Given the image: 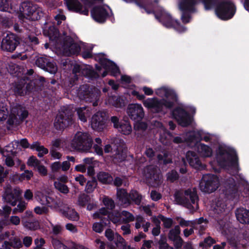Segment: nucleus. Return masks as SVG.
<instances>
[{"instance_id": "f257e3e1", "label": "nucleus", "mask_w": 249, "mask_h": 249, "mask_svg": "<svg viewBox=\"0 0 249 249\" xmlns=\"http://www.w3.org/2000/svg\"><path fill=\"white\" fill-rule=\"evenodd\" d=\"M155 94L161 99L157 97L148 98L142 101L144 107L148 110L154 113L163 111L164 108L172 107L177 101V95L172 89L168 87H162L155 90Z\"/></svg>"}, {"instance_id": "f03ea898", "label": "nucleus", "mask_w": 249, "mask_h": 249, "mask_svg": "<svg viewBox=\"0 0 249 249\" xmlns=\"http://www.w3.org/2000/svg\"><path fill=\"white\" fill-rule=\"evenodd\" d=\"M216 158L219 165L227 170L230 174L233 175L238 171V159L233 149L226 146L219 147Z\"/></svg>"}, {"instance_id": "7ed1b4c3", "label": "nucleus", "mask_w": 249, "mask_h": 249, "mask_svg": "<svg viewBox=\"0 0 249 249\" xmlns=\"http://www.w3.org/2000/svg\"><path fill=\"white\" fill-rule=\"evenodd\" d=\"M28 115V112L21 106L17 105L11 109L9 113L7 107L3 105L0 106V121H6L9 126L13 125L18 120H23Z\"/></svg>"}, {"instance_id": "20e7f679", "label": "nucleus", "mask_w": 249, "mask_h": 249, "mask_svg": "<svg viewBox=\"0 0 249 249\" xmlns=\"http://www.w3.org/2000/svg\"><path fill=\"white\" fill-rule=\"evenodd\" d=\"M87 45L81 42L74 41L71 37L67 36L63 42L60 44H57L56 48L60 53L65 55L78 54L81 49H85Z\"/></svg>"}, {"instance_id": "39448f33", "label": "nucleus", "mask_w": 249, "mask_h": 249, "mask_svg": "<svg viewBox=\"0 0 249 249\" xmlns=\"http://www.w3.org/2000/svg\"><path fill=\"white\" fill-rule=\"evenodd\" d=\"M92 139L88 133L77 132L73 136L71 146L73 149L81 151H88L91 147Z\"/></svg>"}, {"instance_id": "423d86ee", "label": "nucleus", "mask_w": 249, "mask_h": 249, "mask_svg": "<svg viewBox=\"0 0 249 249\" xmlns=\"http://www.w3.org/2000/svg\"><path fill=\"white\" fill-rule=\"evenodd\" d=\"M19 18H25L32 20L39 19L43 15L42 9L37 5L23 2L19 8Z\"/></svg>"}, {"instance_id": "0eeeda50", "label": "nucleus", "mask_w": 249, "mask_h": 249, "mask_svg": "<svg viewBox=\"0 0 249 249\" xmlns=\"http://www.w3.org/2000/svg\"><path fill=\"white\" fill-rule=\"evenodd\" d=\"M176 200L177 202L189 209L197 208L198 197L195 188L187 190L184 194L180 197L176 196Z\"/></svg>"}, {"instance_id": "6e6552de", "label": "nucleus", "mask_w": 249, "mask_h": 249, "mask_svg": "<svg viewBox=\"0 0 249 249\" xmlns=\"http://www.w3.org/2000/svg\"><path fill=\"white\" fill-rule=\"evenodd\" d=\"M219 186V180L217 176L206 174L203 176L199 184L200 190L205 193H211L215 191Z\"/></svg>"}, {"instance_id": "1a4fd4ad", "label": "nucleus", "mask_w": 249, "mask_h": 249, "mask_svg": "<svg viewBox=\"0 0 249 249\" xmlns=\"http://www.w3.org/2000/svg\"><path fill=\"white\" fill-rule=\"evenodd\" d=\"M215 13L221 19H229L231 18L235 13L234 5L230 1L223 2L215 10Z\"/></svg>"}, {"instance_id": "9d476101", "label": "nucleus", "mask_w": 249, "mask_h": 249, "mask_svg": "<svg viewBox=\"0 0 249 249\" xmlns=\"http://www.w3.org/2000/svg\"><path fill=\"white\" fill-rule=\"evenodd\" d=\"M156 17L166 27H174L180 33L186 31L185 27L180 25L177 21H173L170 15L164 10H161L160 16L156 15Z\"/></svg>"}, {"instance_id": "9b49d317", "label": "nucleus", "mask_w": 249, "mask_h": 249, "mask_svg": "<svg viewBox=\"0 0 249 249\" xmlns=\"http://www.w3.org/2000/svg\"><path fill=\"white\" fill-rule=\"evenodd\" d=\"M36 201L42 205L47 206L52 208H57L59 205V200L54 197L48 196L41 191H37L35 194Z\"/></svg>"}, {"instance_id": "f8f14e48", "label": "nucleus", "mask_w": 249, "mask_h": 249, "mask_svg": "<svg viewBox=\"0 0 249 249\" xmlns=\"http://www.w3.org/2000/svg\"><path fill=\"white\" fill-rule=\"evenodd\" d=\"M107 215V217L114 224H120L122 223V217L121 216V213H114L112 214H108V211L105 208H102L98 212L93 214V218L94 219H101L105 225L107 223L104 222L103 216Z\"/></svg>"}, {"instance_id": "ddd939ff", "label": "nucleus", "mask_w": 249, "mask_h": 249, "mask_svg": "<svg viewBox=\"0 0 249 249\" xmlns=\"http://www.w3.org/2000/svg\"><path fill=\"white\" fill-rule=\"evenodd\" d=\"M22 193V190L18 187L13 189L8 187L5 191L3 198L7 203L11 204L12 206H15L18 200Z\"/></svg>"}, {"instance_id": "4468645a", "label": "nucleus", "mask_w": 249, "mask_h": 249, "mask_svg": "<svg viewBox=\"0 0 249 249\" xmlns=\"http://www.w3.org/2000/svg\"><path fill=\"white\" fill-rule=\"evenodd\" d=\"M111 12L108 6L103 5L94 8L91 11V15L94 20L102 23L106 20V18Z\"/></svg>"}, {"instance_id": "2eb2a0df", "label": "nucleus", "mask_w": 249, "mask_h": 249, "mask_svg": "<svg viewBox=\"0 0 249 249\" xmlns=\"http://www.w3.org/2000/svg\"><path fill=\"white\" fill-rule=\"evenodd\" d=\"M126 112L131 119L139 121L144 116V112L142 105L139 104H129Z\"/></svg>"}, {"instance_id": "dca6fc26", "label": "nucleus", "mask_w": 249, "mask_h": 249, "mask_svg": "<svg viewBox=\"0 0 249 249\" xmlns=\"http://www.w3.org/2000/svg\"><path fill=\"white\" fill-rule=\"evenodd\" d=\"M102 53H99L96 57V59L99 57V61L101 64L103 68L106 70V71L104 72L102 74L103 77H105L107 75V71H110L111 74L113 76H116L119 73V70L118 67L112 61L105 59L100 58L102 57Z\"/></svg>"}, {"instance_id": "f3484780", "label": "nucleus", "mask_w": 249, "mask_h": 249, "mask_svg": "<svg viewBox=\"0 0 249 249\" xmlns=\"http://www.w3.org/2000/svg\"><path fill=\"white\" fill-rule=\"evenodd\" d=\"M172 115L178 124L182 126H186L191 123V118L186 111L182 108L178 107L175 109Z\"/></svg>"}, {"instance_id": "a211bd4d", "label": "nucleus", "mask_w": 249, "mask_h": 249, "mask_svg": "<svg viewBox=\"0 0 249 249\" xmlns=\"http://www.w3.org/2000/svg\"><path fill=\"white\" fill-rule=\"evenodd\" d=\"M18 41L13 34H8L2 39L1 44V47L3 50L8 52L14 51L17 45Z\"/></svg>"}, {"instance_id": "6ab92c4d", "label": "nucleus", "mask_w": 249, "mask_h": 249, "mask_svg": "<svg viewBox=\"0 0 249 249\" xmlns=\"http://www.w3.org/2000/svg\"><path fill=\"white\" fill-rule=\"evenodd\" d=\"M78 95L81 99L86 100L87 102H92L93 106L97 105V101L91 100L94 98L96 100L98 97V93H91L89 90V87L87 85L80 87L78 92Z\"/></svg>"}, {"instance_id": "aec40b11", "label": "nucleus", "mask_w": 249, "mask_h": 249, "mask_svg": "<svg viewBox=\"0 0 249 249\" xmlns=\"http://www.w3.org/2000/svg\"><path fill=\"white\" fill-rule=\"evenodd\" d=\"M196 3V0H182L179 4L180 9L183 12L181 19L183 22L188 23L190 21V17L185 13L186 11L191 12Z\"/></svg>"}, {"instance_id": "412c9836", "label": "nucleus", "mask_w": 249, "mask_h": 249, "mask_svg": "<svg viewBox=\"0 0 249 249\" xmlns=\"http://www.w3.org/2000/svg\"><path fill=\"white\" fill-rule=\"evenodd\" d=\"M65 3L69 10L83 15H88V9L85 6H83L78 0H65Z\"/></svg>"}, {"instance_id": "4be33fe9", "label": "nucleus", "mask_w": 249, "mask_h": 249, "mask_svg": "<svg viewBox=\"0 0 249 249\" xmlns=\"http://www.w3.org/2000/svg\"><path fill=\"white\" fill-rule=\"evenodd\" d=\"M111 120L113 123L114 127L117 128L123 134L128 135L131 132V126L128 122L124 121L119 123L118 118L116 116L112 117Z\"/></svg>"}, {"instance_id": "5701e85b", "label": "nucleus", "mask_w": 249, "mask_h": 249, "mask_svg": "<svg viewBox=\"0 0 249 249\" xmlns=\"http://www.w3.org/2000/svg\"><path fill=\"white\" fill-rule=\"evenodd\" d=\"M90 125L94 130L101 131L105 127V118L102 114L97 112L92 117Z\"/></svg>"}, {"instance_id": "b1692460", "label": "nucleus", "mask_w": 249, "mask_h": 249, "mask_svg": "<svg viewBox=\"0 0 249 249\" xmlns=\"http://www.w3.org/2000/svg\"><path fill=\"white\" fill-rule=\"evenodd\" d=\"M154 125L157 128H159V131L160 133V142L163 144H168V141L171 139L172 136L171 134L166 131L161 123L155 122Z\"/></svg>"}, {"instance_id": "393cba45", "label": "nucleus", "mask_w": 249, "mask_h": 249, "mask_svg": "<svg viewBox=\"0 0 249 249\" xmlns=\"http://www.w3.org/2000/svg\"><path fill=\"white\" fill-rule=\"evenodd\" d=\"M186 159L190 165L195 168H199L201 163L197 155L194 152L188 151L186 153Z\"/></svg>"}, {"instance_id": "a878e982", "label": "nucleus", "mask_w": 249, "mask_h": 249, "mask_svg": "<svg viewBox=\"0 0 249 249\" xmlns=\"http://www.w3.org/2000/svg\"><path fill=\"white\" fill-rule=\"evenodd\" d=\"M193 139V144L196 143L200 140H203L205 142H209L212 140L213 136L208 133H204L202 131L192 132Z\"/></svg>"}, {"instance_id": "bb28decb", "label": "nucleus", "mask_w": 249, "mask_h": 249, "mask_svg": "<svg viewBox=\"0 0 249 249\" xmlns=\"http://www.w3.org/2000/svg\"><path fill=\"white\" fill-rule=\"evenodd\" d=\"M236 218L242 224L249 223V211L243 208L237 209L235 212Z\"/></svg>"}, {"instance_id": "cd10ccee", "label": "nucleus", "mask_w": 249, "mask_h": 249, "mask_svg": "<svg viewBox=\"0 0 249 249\" xmlns=\"http://www.w3.org/2000/svg\"><path fill=\"white\" fill-rule=\"evenodd\" d=\"M177 220L179 225L182 227L191 226L193 228L198 229L201 228L202 227H203V226L200 225L204 220L202 218H200L199 219H196L195 221H186L182 218H178Z\"/></svg>"}, {"instance_id": "c85d7f7f", "label": "nucleus", "mask_w": 249, "mask_h": 249, "mask_svg": "<svg viewBox=\"0 0 249 249\" xmlns=\"http://www.w3.org/2000/svg\"><path fill=\"white\" fill-rule=\"evenodd\" d=\"M44 34L49 37L51 41H56L57 42L59 40L58 32L53 26L48 27H45L44 29Z\"/></svg>"}, {"instance_id": "c756f323", "label": "nucleus", "mask_w": 249, "mask_h": 249, "mask_svg": "<svg viewBox=\"0 0 249 249\" xmlns=\"http://www.w3.org/2000/svg\"><path fill=\"white\" fill-rule=\"evenodd\" d=\"M105 236L107 239L110 241H113V245H119V243H123L124 242V238H123L117 233H114L111 229H107L105 231ZM112 244V243H111Z\"/></svg>"}, {"instance_id": "7c9ffc66", "label": "nucleus", "mask_w": 249, "mask_h": 249, "mask_svg": "<svg viewBox=\"0 0 249 249\" xmlns=\"http://www.w3.org/2000/svg\"><path fill=\"white\" fill-rule=\"evenodd\" d=\"M197 150L199 155L204 158L210 157L213 153V148L202 143L197 144Z\"/></svg>"}, {"instance_id": "2f4dec72", "label": "nucleus", "mask_w": 249, "mask_h": 249, "mask_svg": "<svg viewBox=\"0 0 249 249\" xmlns=\"http://www.w3.org/2000/svg\"><path fill=\"white\" fill-rule=\"evenodd\" d=\"M18 141H13L4 148L2 152H5V154L14 156L15 153L21 150L20 148L18 147Z\"/></svg>"}, {"instance_id": "473e14b6", "label": "nucleus", "mask_w": 249, "mask_h": 249, "mask_svg": "<svg viewBox=\"0 0 249 249\" xmlns=\"http://www.w3.org/2000/svg\"><path fill=\"white\" fill-rule=\"evenodd\" d=\"M69 124V122L64 118L62 114H58L56 116L54 125L57 129H62L67 126Z\"/></svg>"}, {"instance_id": "72a5a7b5", "label": "nucleus", "mask_w": 249, "mask_h": 249, "mask_svg": "<svg viewBox=\"0 0 249 249\" xmlns=\"http://www.w3.org/2000/svg\"><path fill=\"white\" fill-rule=\"evenodd\" d=\"M3 157H5L4 160L5 164L8 167H13L15 165L18 167L21 163V161L18 159H14V155L11 156L9 154H5V152H2Z\"/></svg>"}, {"instance_id": "f704fd0d", "label": "nucleus", "mask_w": 249, "mask_h": 249, "mask_svg": "<svg viewBox=\"0 0 249 249\" xmlns=\"http://www.w3.org/2000/svg\"><path fill=\"white\" fill-rule=\"evenodd\" d=\"M30 148L33 150H36L38 152V156L39 157H42L48 153V150L43 145H40L37 142H34L31 144Z\"/></svg>"}, {"instance_id": "c9c22d12", "label": "nucleus", "mask_w": 249, "mask_h": 249, "mask_svg": "<svg viewBox=\"0 0 249 249\" xmlns=\"http://www.w3.org/2000/svg\"><path fill=\"white\" fill-rule=\"evenodd\" d=\"M13 3V0H0V10L11 12Z\"/></svg>"}, {"instance_id": "e433bc0d", "label": "nucleus", "mask_w": 249, "mask_h": 249, "mask_svg": "<svg viewBox=\"0 0 249 249\" xmlns=\"http://www.w3.org/2000/svg\"><path fill=\"white\" fill-rule=\"evenodd\" d=\"M79 120L82 122H86L87 118L89 115V111L87 107H80L77 109Z\"/></svg>"}, {"instance_id": "4c0bfd02", "label": "nucleus", "mask_w": 249, "mask_h": 249, "mask_svg": "<svg viewBox=\"0 0 249 249\" xmlns=\"http://www.w3.org/2000/svg\"><path fill=\"white\" fill-rule=\"evenodd\" d=\"M109 104L112 105L116 108H120L124 106L125 102L120 97H112L109 99L108 101Z\"/></svg>"}, {"instance_id": "58836bf2", "label": "nucleus", "mask_w": 249, "mask_h": 249, "mask_svg": "<svg viewBox=\"0 0 249 249\" xmlns=\"http://www.w3.org/2000/svg\"><path fill=\"white\" fill-rule=\"evenodd\" d=\"M117 196L118 199L122 203L124 204L129 203V196L124 189H118Z\"/></svg>"}, {"instance_id": "ea45409f", "label": "nucleus", "mask_w": 249, "mask_h": 249, "mask_svg": "<svg viewBox=\"0 0 249 249\" xmlns=\"http://www.w3.org/2000/svg\"><path fill=\"white\" fill-rule=\"evenodd\" d=\"M63 214L69 219L73 221H77L79 218L78 213L71 208H68L63 212Z\"/></svg>"}, {"instance_id": "a19ab883", "label": "nucleus", "mask_w": 249, "mask_h": 249, "mask_svg": "<svg viewBox=\"0 0 249 249\" xmlns=\"http://www.w3.org/2000/svg\"><path fill=\"white\" fill-rule=\"evenodd\" d=\"M180 233V228L178 226H176L173 229L170 231L169 237L171 240H178L180 245L181 238L179 235Z\"/></svg>"}, {"instance_id": "79ce46f5", "label": "nucleus", "mask_w": 249, "mask_h": 249, "mask_svg": "<svg viewBox=\"0 0 249 249\" xmlns=\"http://www.w3.org/2000/svg\"><path fill=\"white\" fill-rule=\"evenodd\" d=\"M98 180L103 183H109L112 181V178L107 173L100 172L98 175Z\"/></svg>"}, {"instance_id": "37998d69", "label": "nucleus", "mask_w": 249, "mask_h": 249, "mask_svg": "<svg viewBox=\"0 0 249 249\" xmlns=\"http://www.w3.org/2000/svg\"><path fill=\"white\" fill-rule=\"evenodd\" d=\"M121 216L122 217V223H129L135 219V217L132 214L125 211L121 212Z\"/></svg>"}, {"instance_id": "c03bdc74", "label": "nucleus", "mask_w": 249, "mask_h": 249, "mask_svg": "<svg viewBox=\"0 0 249 249\" xmlns=\"http://www.w3.org/2000/svg\"><path fill=\"white\" fill-rule=\"evenodd\" d=\"M54 186L57 190L62 193L67 194L69 191L67 186L60 181H54Z\"/></svg>"}, {"instance_id": "a18cd8bd", "label": "nucleus", "mask_w": 249, "mask_h": 249, "mask_svg": "<svg viewBox=\"0 0 249 249\" xmlns=\"http://www.w3.org/2000/svg\"><path fill=\"white\" fill-rule=\"evenodd\" d=\"M187 135H189V137L187 139H185L184 138V137H176L174 139L173 141L174 142L176 143H179L184 141H187L188 142H190V143L189 144V145L190 146H193V139L192 136V132L187 134Z\"/></svg>"}, {"instance_id": "49530a36", "label": "nucleus", "mask_w": 249, "mask_h": 249, "mask_svg": "<svg viewBox=\"0 0 249 249\" xmlns=\"http://www.w3.org/2000/svg\"><path fill=\"white\" fill-rule=\"evenodd\" d=\"M102 201L105 206L108 210H112L115 207L114 201L106 196H104L103 197Z\"/></svg>"}, {"instance_id": "de8ad7c7", "label": "nucleus", "mask_w": 249, "mask_h": 249, "mask_svg": "<svg viewBox=\"0 0 249 249\" xmlns=\"http://www.w3.org/2000/svg\"><path fill=\"white\" fill-rule=\"evenodd\" d=\"M129 197L137 205H139L141 203L142 199V196L139 195L138 192L136 191H131Z\"/></svg>"}, {"instance_id": "09e8293b", "label": "nucleus", "mask_w": 249, "mask_h": 249, "mask_svg": "<svg viewBox=\"0 0 249 249\" xmlns=\"http://www.w3.org/2000/svg\"><path fill=\"white\" fill-rule=\"evenodd\" d=\"M81 68L78 65H76L74 66L73 69V74L74 75V78L75 79L78 80L79 79V76L84 75L86 76H88V75L86 74V72L84 70H83V71H81Z\"/></svg>"}, {"instance_id": "8fccbe9b", "label": "nucleus", "mask_w": 249, "mask_h": 249, "mask_svg": "<svg viewBox=\"0 0 249 249\" xmlns=\"http://www.w3.org/2000/svg\"><path fill=\"white\" fill-rule=\"evenodd\" d=\"M44 70L51 73L54 74L56 72L57 68L55 64L53 62L48 61Z\"/></svg>"}, {"instance_id": "3c124183", "label": "nucleus", "mask_w": 249, "mask_h": 249, "mask_svg": "<svg viewBox=\"0 0 249 249\" xmlns=\"http://www.w3.org/2000/svg\"><path fill=\"white\" fill-rule=\"evenodd\" d=\"M118 246H116V245H113L111 243H109L107 245V247L110 249H116L117 248H122V249H130L131 247L130 246H127L125 244V242L124 239V242L123 243H119Z\"/></svg>"}, {"instance_id": "603ef678", "label": "nucleus", "mask_w": 249, "mask_h": 249, "mask_svg": "<svg viewBox=\"0 0 249 249\" xmlns=\"http://www.w3.org/2000/svg\"><path fill=\"white\" fill-rule=\"evenodd\" d=\"M33 176V173L31 171L26 170L24 173L20 175L19 179L20 181L24 180H29Z\"/></svg>"}, {"instance_id": "864d4df0", "label": "nucleus", "mask_w": 249, "mask_h": 249, "mask_svg": "<svg viewBox=\"0 0 249 249\" xmlns=\"http://www.w3.org/2000/svg\"><path fill=\"white\" fill-rule=\"evenodd\" d=\"M48 62L47 59L44 57H39L36 61V65L42 69H45Z\"/></svg>"}, {"instance_id": "5fc2aeb1", "label": "nucleus", "mask_w": 249, "mask_h": 249, "mask_svg": "<svg viewBox=\"0 0 249 249\" xmlns=\"http://www.w3.org/2000/svg\"><path fill=\"white\" fill-rule=\"evenodd\" d=\"M27 206V202L25 201H21L18 204L17 207L13 210V213H16L17 212L21 213L26 209Z\"/></svg>"}, {"instance_id": "6e6d98bb", "label": "nucleus", "mask_w": 249, "mask_h": 249, "mask_svg": "<svg viewBox=\"0 0 249 249\" xmlns=\"http://www.w3.org/2000/svg\"><path fill=\"white\" fill-rule=\"evenodd\" d=\"M215 242V240L211 237L205 238L203 242L200 243L199 245L203 248L210 247Z\"/></svg>"}, {"instance_id": "4d7b16f0", "label": "nucleus", "mask_w": 249, "mask_h": 249, "mask_svg": "<svg viewBox=\"0 0 249 249\" xmlns=\"http://www.w3.org/2000/svg\"><path fill=\"white\" fill-rule=\"evenodd\" d=\"M97 185L96 182L95 180L89 181L86 185L85 191L87 193L92 192Z\"/></svg>"}, {"instance_id": "13d9d810", "label": "nucleus", "mask_w": 249, "mask_h": 249, "mask_svg": "<svg viewBox=\"0 0 249 249\" xmlns=\"http://www.w3.org/2000/svg\"><path fill=\"white\" fill-rule=\"evenodd\" d=\"M23 225L27 229L33 230H35L39 227L37 221H35L34 222H26L24 223Z\"/></svg>"}, {"instance_id": "bf43d9fd", "label": "nucleus", "mask_w": 249, "mask_h": 249, "mask_svg": "<svg viewBox=\"0 0 249 249\" xmlns=\"http://www.w3.org/2000/svg\"><path fill=\"white\" fill-rule=\"evenodd\" d=\"M11 246L14 249H19L22 247L21 242L19 239L14 237L10 239Z\"/></svg>"}, {"instance_id": "052dcab7", "label": "nucleus", "mask_w": 249, "mask_h": 249, "mask_svg": "<svg viewBox=\"0 0 249 249\" xmlns=\"http://www.w3.org/2000/svg\"><path fill=\"white\" fill-rule=\"evenodd\" d=\"M34 212L37 214H43L48 212V209L45 206H36L34 208Z\"/></svg>"}, {"instance_id": "680f3d73", "label": "nucleus", "mask_w": 249, "mask_h": 249, "mask_svg": "<svg viewBox=\"0 0 249 249\" xmlns=\"http://www.w3.org/2000/svg\"><path fill=\"white\" fill-rule=\"evenodd\" d=\"M8 174L9 170L0 165V183L4 181V178L7 176Z\"/></svg>"}, {"instance_id": "e2e57ef3", "label": "nucleus", "mask_w": 249, "mask_h": 249, "mask_svg": "<svg viewBox=\"0 0 249 249\" xmlns=\"http://www.w3.org/2000/svg\"><path fill=\"white\" fill-rule=\"evenodd\" d=\"M104 225L100 222H95L92 225V230L98 233H101L103 231Z\"/></svg>"}, {"instance_id": "0e129e2a", "label": "nucleus", "mask_w": 249, "mask_h": 249, "mask_svg": "<svg viewBox=\"0 0 249 249\" xmlns=\"http://www.w3.org/2000/svg\"><path fill=\"white\" fill-rule=\"evenodd\" d=\"M159 160H163L164 163H168L171 162L170 158L168 157V154L166 153H162L158 156Z\"/></svg>"}, {"instance_id": "69168bd1", "label": "nucleus", "mask_w": 249, "mask_h": 249, "mask_svg": "<svg viewBox=\"0 0 249 249\" xmlns=\"http://www.w3.org/2000/svg\"><path fill=\"white\" fill-rule=\"evenodd\" d=\"M52 243L55 249H68L65 245L58 240L54 239Z\"/></svg>"}, {"instance_id": "338daca9", "label": "nucleus", "mask_w": 249, "mask_h": 249, "mask_svg": "<svg viewBox=\"0 0 249 249\" xmlns=\"http://www.w3.org/2000/svg\"><path fill=\"white\" fill-rule=\"evenodd\" d=\"M88 197L86 195H81L79 196L78 199V204L80 206H84L86 205V203L88 202Z\"/></svg>"}, {"instance_id": "774afa93", "label": "nucleus", "mask_w": 249, "mask_h": 249, "mask_svg": "<svg viewBox=\"0 0 249 249\" xmlns=\"http://www.w3.org/2000/svg\"><path fill=\"white\" fill-rule=\"evenodd\" d=\"M39 161L34 156L30 157L27 161L28 166L35 167L38 166Z\"/></svg>"}]
</instances>
